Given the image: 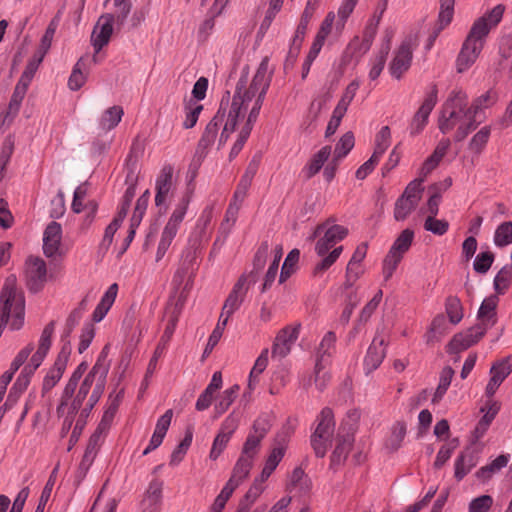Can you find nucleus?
Here are the masks:
<instances>
[{
	"label": "nucleus",
	"mask_w": 512,
	"mask_h": 512,
	"mask_svg": "<svg viewBox=\"0 0 512 512\" xmlns=\"http://www.w3.org/2000/svg\"><path fill=\"white\" fill-rule=\"evenodd\" d=\"M256 173L255 167L249 166L245 174L242 176L237 188L234 192L233 199L230 203H235L237 206H241L244 201L247 191L251 185L252 179Z\"/></svg>",
	"instance_id": "obj_37"
},
{
	"label": "nucleus",
	"mask_w": 512,
	"mask_h": 512,
	"mask_svg": "<svg viewBox=\"0 0 512 512\" xmlns=\"http://www.w3.org/2000/svg\"><path fill=\"white\" fill-rule=\"evenodd\" d=\"M193 439L192 429L188 428L183 440L178 444V446L174 449L170 458V465L176 466L178 465L184 458L187 450L189 449Z\"/></svg>",
	"instance_id": "obj_46"
},
{
	"label": "nucleus",
	"mask_w": 512,
	"mask_h": 512,
	"mask_svg": "<svg viewBox=\"0 0 512 512\" xmlns=\"http://www.w3.org/2000/svg\"><path fill=\"white\" fill-rule=\"evenodd\" d=\"M354 147V136L351 132L344 134L339 142L336 144L333 157L334 161H339L347 156L350 150Z\"/></svg>",
	"instance_id": "obj_52"
},
{
	"label": "nucleus",
	"mask_w": 512,
	"mask_h": 512,
	"mask_svg": "<svg viewBox=\"0 0 512 512\" xmlns=\"http://www.w3.org/2000/svg\"><path fill=\"white\" fill-rule=\"evenodd\" d=\"M512 279V266L505 265L494 279V288L498 294H504Z\"/></svg>",
	"instance_id": "obj_55"
},
{
	"label": "nucleus",
	"mask_w": 512,
	"mask_h": 512,
	"mask_svg": "<svg viewBox=\"0 0 512 512\" xmlns=\"http://www.w3.org/2000/svg\"><path fill=\"white\" fill-rule=\"evenodd\" d=\"M108 354L109 346L105 345L91 370L81 382L79 381L75 393L68 401L69 414H72V416H76L81 408L82 416H89L101 399L110 369V361L107 359Z\"/></svg>",
	"instance_id": "obj_3"
},
{
	"label": "nucleus",
	"mask_w": 512,
	"mask_h": 512,
	"mask_svg": "<svg viewBox=\"0 0 512 512\" xmlns=\"http://www.w3.org/2000/svg\"><path fill=\"white\" fill-rule=\"evenodd\" d=\"M26 284L31 292H38L46 281L47 269L43 258H27L24 267Z\"/></svg>",
	"instance_id": "obj_16"
},
{
	"label": "nucleus",
	"mask_w": 512,
	"mask_h": 512,
	"mask_svg": "<svg viewBox=\"0 0 512 512\" xmlns=\"http://www.w3.org/2000/svg\"><path fill=\"white\" fill-rule=\"evenodd\" d=\"M454 373V370L450 366H446L442 369L440 373L439 384L436 388V391L432 399L433 403L439 402L445 395L446 391L448 390L451 384Z\"/></svg>",
	"instance_id": "obj_42"
},
{
	"label": "nucleus",
	"mask_w": 512,
	"mask_h": 512,
	"mask_svg": "<svg viewBox=\"0 0 512 512\" xmlns=\"http://www.w3.org/2000/svg\"><path fill=\"white\" fill-rule=\"evenodd\" d=\"M25 298L17 287L14 275L6 278L0 295V336L9 324L11 330H19L24 324Z\"/></svg>",
	"instance_id": "obj_5"
},
{
	"label": "nucleus",
	"mask_w": 512,
	"mask_h": 512,
	"mask_svg": "<svg viewBox=\"0 0 512 512\" xmlns=\"http://www.w3.org/2000/svg\"><path fill=\"white\" fill-rule=\"evenodd\" d=\"M504 10V6L499 4L473 23L456 61L459 73L466 71L476 61L486 37L501 21Z\"/></svg>",
	"instance_id": "obj_4"
},
{
	"label": "nucleus",
	"mask_w": 512,
	"mask_h": 512,
	"mask_svg": "<svg viewBox=\"0 0 512 512\" xmlns=\"http://www.w3.org/2000/svg\"><path fill=\"white\" fill-rule=\"evenodd\" d=\"M450 147L449 139H442L435 147L433 153L424 161L420 168V177L426 178L441 162Z\"/></svg>",
	"instance_id": "obj_29"
},
{
	"label": "nucleus",
	"mask_w": 512,
	"mask_h": 512,
	"mask_svg": "<svg viewBox=\"0 0 512 512\" xmlns=\"http://www.w3.org/2000/svg\"><path fill=\"white\" fill-rule=\"evenodd\" d=\"M413 239V232L409 229L404 230L391 247V252L403 254L408 251Z\"/></svg>",
	"instance_id": "obj_63"
},
{
	"label": "nucleus",
	"mask_w": 512,
	"mask_h": 512,
	"mask_svg": "<svg viewBox=\"0 0 512 512\" xmlns=\"http://www.w3.org/2000/svg\"><path fill=\"white\" fill-rule=\"evenodd\" d=\"M185 297L181 294L174 304H169L166 308V315L168 317L167 324L163 335L160 339V345H166L173 336L179 316L184 306Z\"/></svg>",
	"instance_id": "obj_25"
},
{
	"label": "nucleus",
	"mask_w": 512,
	"mask_h": 512,
	"mask_svg": "<svg viewBox=\"0 0 512 512\" xmlns=\"http://www.w3.org/2000/svg\"><path fill=\"white\" fill-rule=\"evenodd\" d=\"M491 134V129L489 126L482 127L471 139L469 143V149L476 153L480 154L485 148L489 137Z\"/></svg>",
	"instance_id": "obj_53"
},
{
	"label": "nucleus",
	"mask_w": 512,
	"mask_h": 512,
	"mask_svg": "<svg viewBox=\"0 0 512 512\" xmlns=\"http://www.w3.org/2000/svg\"><path fill=\"white\" fill-rule=\"evenodd\" d=\"M124 218H120L119 216H116L113 221L107 226L104 232L103 239L100 244V251L103 254H106L108 252L109 246L112 244L113 236L118 230L121 222Z\"/></svg>",
	"instance_id": "obj_58"
},
{
	"label": "nucleus",
	"mask_w": 512,
	"mask_h": 512,
	"mask_svg": "<svg viewBox=\"0 0 512 512\" xmlns=\"http://www.w3.org/2000/svg\"><path fill=\"white\" fill-rule=\"evenodd\" d=\"M467 111V95L462 90L452 91L443 105L439 119V129L442 133L450 132L457 124L465 120Z\"/></svg>",
	"instance_id": "obj_8"
},
{
	"label": "nucleus",
	"mask_w": 512,
	"mask_h": 512,
	"mask_svg": "<svg viewBox=\"0 0 512 512\" xmlns=\"http://www.w3.org/2000/svg\"><path fill=\"white\" fill-rule=\"evenodd\" d=\"M173 172L171 165H164L156 179L155 204L160 207L165 204L173 186Z\"/></svg>",
	"instance_id": "obj_23"
},
{
	"label": "nucleus",
	"mask_w": 512,
	"mask_h": 512,
	"mask_svg": "<svg viewBox=\"0 0 512 512\" xmlns=\"http://www.w3.org/2000/svg\"><path fill=\"white\" fill-rule=\"evenodd\" d=\"M391 143V132L390 128L388 126H383L378 134L376 135L375 139V148L374 152L372 154L373 157H376L380 160L382 155L385 153V151L388 149Z\"/></svg>",
	"instance_id": "obj_45"
},
{
	"label": "nucleus",
	"mask_w": 512,
	"mask_h": 512,
	"mask_svg": "<svg viewBox=\"0 0 512 512\" xmlns=\"http://www.w3.org/2000/svg\"><path fill=\"white\" fill-rule=\"evenodd\" d=\"M292 434V430L289 427H283L275 437V447L272 449L268 456L265 465L272 469H276L282 458L284 457L287 443Z\"/></svg>",
	"instance_id": "obj_27"
},
{
	"label": "nucleus",
	"mask_w": 512,
	"mask_h": 512,
	"mask_svg": "<svg viewBox=\"0 0 512 512\" xmlns=\"http://www.w3.org/2000/svg\"><path fill=\"white\" fill-rule=\"evenodd\" d=\"M330 381L331 374L329 371L325 370V366L320 358L316 359L313 373L302 375L300 384L305 390H308L312 386V383H314L316 389L319 392H323L328 387Z\"/></svg>",
	"instance_id": "obj_20"
},
{
	"label": "nucleus",
	"mask_w": 512,
	"mask_h": 512,
	"mask_svg": "<svg viewBox=\"0 0 512 512\" xmlns=\"http://www.w3.org/2000/svg\"><path fill=\"white\" fill-rule=\"evenodd\" d=\"M61 238V226L57 222H51L44 231L43 250L45 256H54L58 250Z\"/></svg>",
	"instance_id": "obj_32"
},
{
	"label": "nucleus",
	"mask_w": 512,
	"mask_h": 512,
	"mask_svg": "<svg viewBox=\"0 0 512 512\" xmlns=\"http://www.w3.org/2000/svg\"><path fill=\"white\" fill-rule=\"evenodd\" d=\"M477 463L478 454L471 448L465 449L455 461V478L461 481Z\"/></svg>",
	"instance_id": "obj_30"
},
{
	"label": "nucleus",
	"mask_w": 512,
	"mask_h": 512,
	"mask_svg": "<svg viewBox=\"0 0 512 512\" xmlns=\"http://www.w3.org/2000/svg\"><path fill=\"white\" fill-rule=\"evenodd\" d=\"M257 281V274L251 271L249 274H243L233 286L231 292L226 298L222 311L220 314L221 319L227 317V321L237 311L244 301L248 287Z\"/></svg>",
	"instance_id": "obj_9"
},
{
	"label": "nucleus",
	"mask_w": 512,
	"mask_h": 512,
	"mask_svg": "<svg viewBox=\"0 0 512 512\" xmlns=\"http://www.w3.org/2000/svg\"><path fill=\"white\" fill-rule=\"evenodd\" d=\"M150 198L149 190H146L138 199L131 217V228H136L140 225L142 218L147 210Z\"/></svg>",
	"instance_id": "obj_47"
},
{
	"label": "nucleus",
	"mask_w": 512,
	"mask_h": 512,
	"mask_svg": "<svg viewBox=\"0 0 512 512\" xmlns=\"http://www.w3.org/2000/svg\"><path fill=\"white\" fill-rule=\"evenodd\" d=\"M359 419L360 412L357 409H352L342 420L337 433V444L331 455L332 464H340L347 458L354 442Z\"/></svg>",
	"instance_id": "obj_7"
},
{
	"label": "nucleus",
	"mask_w": 512,
	"mask_h": 512,
	"mask_svg": "<svg viewBox=\"0 0 512 512\" xmlns=\"http://www.w3.org/2000/svg\"><path fill=\"white\" fill-rule=\"evenodd\" d=\"M497 306V297L491 296L483 300L479 310H478V318L481 323L487 326V329L493 326L496 322L495 319V309Z\"/></svg>",
	"instance_id": "obj_36"
},
{
	"label": "nucleus",
	"mask_w": 512,
	"mask_h": 512,
	"mask_svg": "<svg viewBox=\"0 0 512 512\" xmlns=\"http://www.w3.org/2000/svg\"><path fill=\"white\" fill-rule=\"evenodd\" d=\"M314 12H315V10L311 9V6L305 7V9L301 15L299 24L297 26V29L295 31V36L293 39L294 42H297V41L301 42L304 39L308 24H309L310 20L312 19Z\"/></svg>",
	"instance_id": "obj_62"
},
{
	"label": "nucleus",
	"mask_w": 512,
	"mask_h": 512,
	"mask_svg": "<svg viewBox=\"0 0 512 512\" xmlns=\"http://www.w3.org/2000/svg\"><path fill=\"white\" fill-rule=\"evenodd\" d=\"M58 470H59V463L52 470V472L48 478V481L46 482V484L42 490V493L40 495L39 502L35 509V512H44V508L51 496L52 489L55 485Z\"/></svg>",
	"instance_id": "obj_48"
},
{
	"label": "nucleus",
	"mask_w": 512,
	"mask_h": 512,
	"mask_svg": "<svg viewBox=\"0 0 512 512\" xmlns=\"http://www.w3.org/2000/svg\"><path fill=\"white\" fill-rule=\"evenodd\" d=\"M417 203L401 196L395 203L394 216L396 220H404L417 206Z\"/></svg>",
	"instance_id": "obj_61"
},
{
	"label": "nucleus",
	"mask_w": 512,
	"mask_h": 512,
	"mask_svg": "<svg viewBox=\"0 0 512 512\" xmlns=\"http://www.w3.org/2000/svg\"><path fill=\"white\" fill-rule=\"evenodd\" d=\"M84 67V59L81 58L74 66L68 80V86L71 90H78L84 85L86 81V77L82 71Z\"/></svg>",
	"instance_id": "obj_57"
},
{
	"label": "nucleus",
	"mask_w": 512,
	"mask_h": 512,
	"mask_svg": "<svg viewBox=\"0 0 512 512\" xmlns=\"http://www.w3.org/2000/svg\"><path fill=\"white\" fill-rule=\"evenodd\" d=\"M385 345L384 338L374 337L364 358V367L367 374L376 370L381 365L386 355Z\"/></svg>",
	"instance_id": "obj_24"
},
{
	"label": "nucleus",
	"mask_w": 512,
	"mask_h": 512,
	"mask_svg": "<svg viewBox=\"0 0 512 512\" xmlns=\"http://www.w3.org/2000/svg\"><path fill=\"white\" fill-rule=\"evenodd\" d=\"M198 267L199 264L196 262L195 258H183L174 274V285L180 286L185 282L183 291L180 293V295L182 294L185 298L186 296L184 295V291L191 287L193 276L198 270Z\"/></svg>",
	"instance_id": "obj_22"
},
{
	"label": "nucleus",
	"mask_w": 512,
	"mask_h": 512,
	"mask_svg": "<svg viewBox=\"0 0 512 512\" xmlns=\"http://www.w3.org/2000/svg\"><path fill=\"white\" fill-rule=\"evenodd\" d=\"M375 36V29L372 31L366 29L363 38L355 36L347 45L344 53H343V61L348 63L352 59H356L358 62L359 59L368 52L372 45L373 38Z\"/></svg>",
	"instance_id": "obj_18"
},
{
	"label": "nucleus",
	"mask_w": 512,
	"mask_h": 512,
	"mask_svg": "<svg viewBox=\"0 0 512 512\" xmlns=\"http://www.w3.org/2000/svg\"><path fill=\"white\" fill-rule=\"evenodd\" d=\"M388 55V48L381 49L370 61L369 78L376 80L384 69L386 58Z\"/></svg>",
	"instance_id": "obj_56"
},
{
	"label": "nucleus",
	"mask_w": 512,
	"mask_h": 512,
	"mask_svg": "<svg viewBox=\"0 0 512 512\" xmlns=\"http://www.w3.org/2000/svg\"><path fill=\"white\" fill-rule=\"evenodd\" d=\"M269 85L270 74L268 72L267 57L261 61L249 86H247L246 77L242 76L239 79L229 106L228 119L219 136V145L225 144L230 134L235 131L238 121L243 120L248 113L246 122L242 126L238 139L232 147L231 154H238L248 139L253 124L259 115Z\"/></svg>",
	"instance_id": "obj_1"
},
{
	"label": "nucleus",
	"mask_w": 512,
	"mask_h": 512,
	"mask_svg": "<svg viewBox=\"0 0 512 512\" xmlns=\"http://www.w3.org/2000/svg\"><path fill=\"white\" fill-rule=\"evenodd\" d=\"M263 489V485L258 482V479H255L243 499L240 501L237 512H249L250 506L260 496Z\"/></svg>",
	"instance_id": "obj_43"
},
{
	"label": "nucleus",
	"mask_w": 512,
	"mask_h": 512,
	"mask_svg": "<svg viewBox=\"0 0 512 512\" xmlns=\"http://www.w3.org/2000/svg\"><path fill=\"white\" fill-rule=\"evenodd\" d=\"M189 204V198L184 197L181 202L174 209L167 224L165 225L161 239L158 245L157 255L163 256L168 251L173 239L175 238L181 222L183 221L187 207Z\"/></svg>",
	"instance_id": "obj_10"
},
{
	"label": "nucleus",
	"mask_w": 512,
	"mask_h": 512,
	"mask_svg": "<svg viewBox=\"0 0 512 512\" xmlns=\"http://www.w3.org/2000/svg\"><path fill=\"white\" fill-rule=\"evenodd\" d=\"M493 505V498L490 495H481L471 500L469 512H487Z\"/></svg>",
	"instance_id": "obj_64"
},
{
	"label": "nucleus",
	"mask_w": 512,
	"mask_h": 512,
	"mask_svg": "<svg viewBox=\"0 0 512 512\" xmlns=\"http://www.w3.org/2000/svg\"><path fill=\"white\" fill-rule=\"evenodd\" d=\"M227 325V317L224 319L219 318L218 323L214 330L212 331L211 335L209 336L207 345L204 349L203 356L209 355L214 347L218 344L219 340L221 339L224 329Z\"/></svg>",
	"instance_id": "obj_59"
},
{
	"label": "nucleus",
	"mask_w": 512,
	"mask_h": 512,
	"mask_svg": "<svg viewBox=\"0 0 512 512\" xmlns=\"http://www.w3.org/2000/svg\"><path fill=\"white\" fill-rule=\"evenodd\" d=\"M348 230L337 224H331L326 221L317 225L311 238L317 239L316 252L318 256H339L343 251V246L338 245L346 235Z\"/></svg>",
	"instance_id": "obj_6"
},
{
	"label": "nucleus",
	"mask_w": 512,
	"mask_h": 512,
	"mask_svg": "<svg viewBox=\"0 0 512 512\" xmlns=\"http://www.w3.org/2000/svg\"><path fill=\"white\" fill-rule=\"evenodd\" d=\"M269 85L270 74L268 72L267 57L261 61L249 86H247L246 77L242 76L239 79L229 106L228 119L219 136V145L225 144L230 134L235 131L238 121L243 120L248 113L246 122L242 126L238 139L232 147L231 154H238L248 139L253 124L259 115Z\"/></svg>",
	"instance_id": "obj_2"
},
{
	"label": "nucleus",
	"mask_w": 512,
	"mask_h": 512,
	"mask_svg": "<svg viewBox=\"0 0 512 512\" xmlns=\"http://www.w3.org/2000/svg\"><path fill=\"white\" fill-rule=\"evenodd\" d=\"M494 243L498 247H505L512 243V222L500 224L494 233Z\"/></svg>",
	"instance_id": "obj_51"
},
{
	"label": "nucleus",
	"mask_w": 512,
	"mask_h": 512,
	"mask_svg": "<svg viewBox=\"0 0 512 512\" xmlns=\"http://www.w3.org/2000/svg\"><path fill=\"white\" fill-rule=\"evenodd\" d=\"M331 154V146L322 147L317 154L311 159L309 164L306 166V176L311 178L317 174L322 168L323 164L327 161Z\"/></svg>",
	"instance_id": "obj_40"
},
{
	"label": "nucleus",
	"mask_w": 512,
	"mask_h": 512,
	"mask_svg": "<svg viewBox=\"0 0 512 512\" xmlns=\"http://www.w3.org/2000/svg\"><path fill=\"white\" fill-rule=\"evenodd\" d=\"M123 114L124 111L121 106L109 107L102 113L99 119L100 129L105 132L114 129L121 121Z\"/></svg>",
	"instance_id": "obj_35"
},
{
	"label": "nucleus",
	"mask_w": 512,
	"mask_h": 512,
	"mask_svg": "<svg viewBox=\"0 0 512 512\" xmlns=\"http://www.w3.org/2000/svg\"><path fill=\"white\" fill-rule=\"evenodd\" d=\"M406 435V425L404 422H397L393 428L390 437L386 441V447L394 452L401 446Z\"/></svg>",
	"instance_id": "obj_49"
},
{
	"label": "nucleus",
	"mask_w": 512,
	"mask_h": 512,
	"mask_svg": "<svg viewBox=\"0 0 512 512\" xmlns=\"http://www.w3.org/2000/svg\"><path fill=\"white\" fill-rule=\"evenodd\" d=\"M113 25V16L110 14H103L98 19L91 36L96 53L108 44L114 30Z\"/></svg>",
	"instance_id": "obj_19"
},
{
	"label": "nucleus",
	"mask_w": 512,
	"mask_h": 512,
	"mask_svg": "<svg viewBox=\"0 0 512 512\" xmlns=\"http://www.w3.org/2000/svg\"><path fill=\"white\" fill-rule=\"evenodd\" d=\"M115 10L113 13H109L113 16V22L116 26V30L119 31L124 26L128 15L131 12L132 4L129 0H114Z\"/></svg>",
	"instance_id": "obj_39"
},
{
	"label": "nucleus",
	"mask_w": 512,
	"mask_h": 512,
	"mask_svg": "<svg viewBox=\"0 0 512 512\" xmlns=\"http://www.w3.org/2000/svg\"><path fill=\"white\" fill-rule=\"evenodd\" d=\"M508 462L509 455H499L491 463L478 469L475 473V476L477 479L485 483L489 481L494 474L498 473L502 468H504L508 464Z\"/></svg>",
	"instance_id": "obj_34"
},
{
	"label": "nucleus",
	"mask_w": 512,
	"mask_h": 512,
	"mask_svg": "<svg viewBox=\"0 0 512 512\" xmlns=\"http://www.w3.org/2000/svg\"><path fill=\"white\" fill-rule=\"evenodd\" d=\"M446 313L452 324H457L463 318V310L460 300L455 296H449L445 303Z\"/></svg>",
	"instance_id": "obj_54"
},
{
	"label": "nucleus",
	"mask_w": 512,
	"mask_h": 512,
	"mask_svg": "<svg viewBox=\"0 0 512 512\" xmlns=\"http://www.w3.org/2000/svg\"><path fill=\"white\" fill-rule=\"evenodd\" d=\"M359 0H343L339 9H338V17L339 20L336 22V30L341 32L345 26L346 20L353 12L356 4Z\"/></svg>",
	"instance_id": "obj_60"
},
{
	"label": "nucleus",
	"mask_w": 512,
	"mask_h": 512,
	"mask_svg": "<svg viewBox=\"0 0 512 512\" xmlns=\"http://www.w3.org/2000/svg\"><path fill=\"white\" fill-rule=\"evenodd\" d=\"M487 326L476 324L465 332L457 333L447 345V353L458 354L476 344L486 333Z\"/></svg>",
	"instance_id": "obj_12"
},
{
	"label": "nucleus",
	"mask_w": 512,
	"mask_h": 512,
	"mask_svg": "<svg viewBox=\"0 0 512 512\" xmlns=\"http://www.w3.org/2000/svg\"><path fill=\"white\" fill-rule=\"evenodd\" d=\"M414 47V40L410 37L405 39L395 52V56L389 65V71L394 78L400 79L410 68Z\"/></svg>",
	"instance_id": "obj_15"
},
{
	"label": "nucleus",
	"mask_w": 512,
	"mask_h": 512,
	"mask_svg": "<svg viewBox=\"0 0 512 512\" xmlns=\"http://www.w3.org/2000/svg\"><path fill=\"white\" fill-rule=\"evenodd\" d=\"M475 116L472 115V109H467L465 112V120L459 123V127L455 133V140L462 141L474 129H476L478 122Z\"/></svg>",
	"instance_id": "obj_50"
},
{
	"label": "nucleus",
	"mask_w": 512,
	"mask_h": 512,
	"mask_svg": "<svg viewBox=\"0 0 512 512\" xmlns=\"http://www.w3.org/2000/svg\"><path fill=\"white\" fill-rule=\"evenodd\" d=\"M117 292L118 285L116 283L109 286L93 312L92 319L94 322H100L105 317L116 299Z\"/></svg>",
	"instance_id": "obj_33"
},
{
	"label": "nucleus",
	"mask_w": 512,
	"mask_h": 512,
	"mask_svg": "<svg viewBox=\"0 0 512 512\" xmlns=\"http://www.w3.org/2000/svg\"><path fill=\"white\" fill-rule=\"evenodd\" d=\"M437 93H438L437 87H436V85H433L431 88V91L427 94L422 105L420 106L418 111L415 113L413 119L411 120L410 127H409L410 134L412 136H415V135H418L419 133H421L422 130L427 125L429 115L437 103Z\"/></svg>",
	"instance_id": "obj_17"
},
{
	"label": "nucleus",
	"mask_w": 512,
	"mask_h": 512,
	"mask_svg": "<svg viewBox=\"0 0 512 512\" xmlns=\"http://www.w3.org/2000/svg\"><path fill=\"white\" fill-rule=\"evenodd\" d=\"M231 102L224 97L221 100L220 107L216 115L207 124L202 137L199 141V147L207 149L215 143L220 127L223 128L226 120L228 119V111Z\"/></svg>",
	"instance_id": "obj_13"
},
{
	"label": "nucleus",
	"mask_w": 512,
	"mask_h": 512,
	"mask_svg": "<svg viewBox=\"0 0 512 512\" xmlns=\"http://www.w3.org/2000/svg\"><path fill=\"white\" fill-rule=\"evenodd\" d=\"M71 351L72 347L70 341L64 342V344L61 347V350L59 351L55 359L54 364L49 368L43 379L41 389V394L43 397L47 393H49L62 378L66 370L67 363L71 355Z\"/></svg>",
	"instance_id": "obj_11"
},
{
	"label": "nucleus",
	"mask_w": 512,
	"mask_h": 512,
	"mask_svg": "<svg viewBox=\"0 0 512 512\" xmlns=\"http://www.w3.org/2000/svg\"><path fill=\"white\" fill-rule=\"evenodd\" d=\"M239 390V385L235 384L230 388L226 389L225 391H223V393L221 394L217 403L214 406L215 418H218L228 410V408L237 398Z\"/></svg>",
	"instance_id": "obj_38"
},
{
	"label": "nucleus",
	"mask_w": 512,
	"mask_h": 512,
	"mask_svg": "<svg viewBox=\"0 0 512 512\" xmlns=\"http://www.w3.org/2000/svg\"><path fill=\"white\" fill-rule=\"evenodd\" d=\"M512 372V357L497 362L492 365L490 369L491 378L486 386L487 396H493L505 380V378Z\"/></svg>",
	"instance_id": "obj_21"
},
{
	"label": "nucleus",
	"mask_w": 512,
	"mask_h": 512,
	"mask_svg": "<svg viewBox=\"0 0 512 512\" xmlns=\"http://www.w3.org/2000/svg\"><path fill=\"white\" fill-rule=\"evenodd\" d=\"M268 364V349L262 350L261 354L258 356V358L255 361V364L250 371L249 375V381H248V388L254 389L256 384L258 383V377L260 374L263 373V371L266 369Z\"/></svg>",
	"instance_id": "obj_44"
},
{
	"label": "nucleus",
	"mask_w": 512,
	"mask_h": 512,
	"mask_svg": "<svg viewBox=\"0 0 512 512\" xmlns=\"http://www.w3.org/2000/svg\"><path fill=\"white\" fill-rule=\"evenodd\" d=\"M300 328L301 324L296 323L293 326H285L277 333L271 351L273 358L282 359L290 353L292 345L298 339Z\"/></svg>",
	"instance_id": "obj_14"
},
{
	"label": "nucleus",
	"mask_w": 512,
	"mask_h": 512,
	"mask_svg": "<svg viewBox=\"0 0 512 512\" xmlns=\"http://www.w3.org/2000/svg\"><path fill=\"white\" fill-rule=\"evenodd\" d=\"M87 368H88L87 362L83 361L73 371L72 375L70 376L69 380L67 381V383L62 391V394L60 397V403L57 406L58 414H60L62 412L63 408L68 405L69 399L73 396V393H75L78 383L81 380L83 374L86 372Z\"/></svg>",
	"instance_id": "obj_28"
},
{
	"label": "nucleus",
	"mask_w": 512,
	"mask_h": 512,
	"mask_svg": "<svg viewBox=\"0 0 512 512\" xmlns=\"http://www.w3.org/2000/svg\"><path fill=\"white\" fill-rule=\"evenodd\" d=\"M252 465L253 461L251 459L240 456L233 468V472L229 480H234V484L238 487L249 475Z\"/></svg>",
	"instance_id": "obj_41"
},
{
	"label": "nucleus",
	"mask_w": 512,
	"mask_h": 512,
	"mask_svg": "<svg viewBox=\"0 0 512 512\" xmlns=\"http://www.w3.org/2000/svg\"><path fill=\"white\" fill-rule=\"evenodd\" d=\"M317 426L312 433L319 438H328L332 440L335 429L334 414L331 408L325 407L321 410L316 419Z\"/></svg>",
	"instance_id": "obj_31"
},
{
	"label": "nucleus",
	"mask_w": 512,
	"mask_h": 512,
	"mask_svg": "<svg viewBox=\"0 0 512 512\" xmlns=\"http://www.w3.org/2000/svg\"><path fill=\"white\" fill-rule=\"evenodd\" d=\"M163 482L157 479L149 483L145 496L141 501V512H159L162 501Z\"/></svg>",
	"instance_id": "obj_26"
}]
</instances>
